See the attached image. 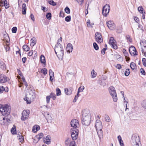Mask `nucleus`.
<instances>
[{"instance_id": "nucleus-1", "label": "nucleus", "mask_w": 146, "mask_h": 146, "mask_svg": "<svg viewBox=\"0 0 146 146\" xmlns=\"http://www.w3.org/2000/svg\"><path fill=\"white\" fill-rule=\"evenodd\" d=\"M62 38L60 37L57 40L54 49L55 53L59 59H62L64 55L63 48L61 44L62 42Z\"/></svg>"}, {"instance_id": "nucleus-2", "label": "nucleus", "mask_w": 146, "mask_h": 146, "mask_svg": "<svg viewBox=\"0 0 146 146\" xmlns=\"http://www.w3.org/2000/svg\"><path fill=\"white\" fill-rule=\"evenodd\" d=\"M91 119V116L90 111L88 110H84L82 112V123L84 127L89 125Z\"/></svg>"}, {"instance_id": "nucleus-3", "label": "nucleus", "mask_w": 146, "mask_h": 146, "mask_svg": "<svg viewBox=\"0 0 146 146\" xmlns=\"http://www.w3.org/2000/svg\"><path fill=\"white\" fill-rule=\"evenodd\" d=\"M11 107L8 104H0V111L2 114L5 116H10Z\"/></svg>"}, {"instance_id": "nucleus-4", "label": "nucleus", "mask_w": 146, "mask_h": 146, "mask_svg": "<svg viewBox=\"0 0 146 146\" xmlns=\"http://www.w3.org/2000/svg\"><path fill=\"white\" fill-rule=\"evenodd\" d=\"M35 97V91L34 90L29 89L26 96L24 98L27 104H30Z\"/></svg>"}, {"instance_id": "nucleus-5", "label": "nucleus", "mask_w": 146, "mask_h": 146, "mask_svg": "<svg viewBox=\"0 0 146 146\" xmlns=\"http://www.w3.org/2000/svg\"><path fill=\"white\" fill-rule=\"evenodd\" d=\"M131 142L133 146H141L139 137L137 135H133Z\"/></svg>"}, {"instance_id": "nucleus-6", "label": "nucleus", "mask_w": 146, "mask_h": 146, "mask_svg": "<svg viewBox=\"0 0 146 146\" xmlns=\"http://www.w3.org/2000/svg\"><path fill=\"white\" fill-rule=\"evenodd\" d=\"M109 92L112 97L113 101L115 102H116L117 100V98L115 88L112 86L110 87L109 88Z\"/></svg>"}, {"instance_id": "nucleus-7", "label": "nucleus", "mask_w": 146, "mask_h": 146, "mask_svg": "<svg viewBox=\"0 0 146 146\" xmlns=\"http://www.w3.org/2000/svg\"><path fill=\"white\" fill-rule=\"evenodd\" d=\"M110 10V7L109 5H106L103 7L102 9V14L104 16L106 17L109 13Z\"/></svg>"}, {"instance_id": "nucleus-8", "label": "nucleus", "mask_w": 146, "mask_h": 146, "mask_svg": "<svg viewBox=\"0 0 146 146\" xmlns=\"http://www.w3.org/2000/svg\"><path fill=\"white\" fill-rule=\"evenodd\" d=\"M72 132L71 137L72 139L73 140H76L77 139L78 133V130L77 128L72 129Z\"/></svg>"}, {"instance_id": "nucleus-9", "label": "nucleus", "mask_w": 146, "mask_h": 146, "mask_svg": "<svg viewBox=\"0 0 146 146\" xmlns=\"http://www.w3.org/2000/svg\"><path fill=\"white\" fill-rule=\"evenodd\" d=\"M29 113L30 111L29 110L23 111L22 113V116L21 117V120L24 121L27 119L29 117Z\"/></svg>"}, {"instance_id": "nucleus-10", "label": "nucleus", "mask_w": 146, "mask_h": 146, "mask_svg": "<svg viewBox=\"0 0 146 146\" xmlns=\"http://www.w3.org/2000/svg\"><path fill=\"white\" fill-rule=\"evenodd\" d=\"M95 39L98 43H101L103 42V39L100 33L97 32L95 35Z\"/></svg>"}, {"instance_id": "nucleus-11", "label": "nucleus", "mask_w": 146, "mask_h": 146, "mask_svg": "<svg viewBox=\"0 0 146 146\" xmlns=\"http://www.w3.org/2000/svg\"><path fill=\"white\" fill-rule=\"evenodd\" d=\"M70 125L71 127L74 129L78 128L79 126L78 121L76 119H72L70 122Z\"/></svg>"}, {"instance_id": "nucleus-12", "label": "nucleus", "mask_w": 146, "mask_h": 146, "mask_svg": "<svg viewBox=\"0 0 146 146\" xmlns=\"http://www.w3.org/2000/svg\"><path fill=\"white\" fill-rule=\"evenodd\" d=\"M95 127L96 130H101L102 129V122L99 120H97L95 123Z\"/></svg>"}, {"instance_id": "nucleus-13", "label": "nucleus", "mask_w": 146, "mask_h": 146, "mask_svg": "<svg viewBox=\"0 0 146 146\" xmlns=\"http://www.w3.org/2000/svg\"><path fill=\"white\" fill-rule=\"evenodd\" d=\"M9 80V78L5 75L3 74L0 75V83H4Z\"/></svg>"}, {"instance_id": "nucleus-14", "label": "nucleus", "mask_w": 146, "mask_h": 146, "mask_svg": "<svg viewBox=\"0 0 146 146\" xmlns=\"http://www.w3.org/2000/svg\"><path fill=\"white\" fill-rule=\"evenodd\" d=\"M115 40L113 37H111L109 41V43L111 45V47L114 49H116L117 48V46L115 43Z\"/></svg>"}, {"instance_id": "nucleus-15", "label": "nucleus", "mask_w": 146, "mask_h": 146, "mask_svg": "<svg viewBox=\"0 0 146 146\" xmlns=\"http://www.w3.org/2000/svg\"><path fill=\"white\" fill-rule=\"evenodd\" d=\"M129 50L130 53L131 55L134 56L137 55V52L134 46H131L129 48Z\"/></svg>"}, {"instance_id": "nucleus-16", "label": "nucleus", "mask_w": 146, "mask_h": 146, "mask_svg": "<svg viewBox=\"0 0 146 146\" xmlns=\"http://www.w3.org/2000/svg\"><path fill=\"white\" fill-rule=\"evenodd\" d=\"M107 25L108 28L111 30H113L115 27V24L112 21H109L107 23Z\"/></svg>"}, {"instance_id": "nucleus-17", "label": "nucleus", "mask_w": 146, "mask_h": 146, "mask_svg": "<svg viewBox=\"0 0 146 146\" xmlns=\"http://www.w3.org/2000/svg\"><path fill=\"white\" fill-rule=\"evenodd\" d=\"M44 116L46 117L47 122L48 123L52 122V118L50 114L48 113H46L44 115Z\"/></svg>"}, {"instance_id": "nucleus-18", "label": "nucleus", "mask_w": 146, "mask_h": 146, "mask_svg": "<svg viewBox=\"0 0 146 146\" xmlns=\"http://www.w3.org/2000/svg\"><path fill=\"white\" fill-rule=\"evenodd\" d=\"M66 49L68 52L70 53L73 50L72 45L70 43L68 44L67 45Z\"/></svg>"}, {"instance_id": "nucleus-19", "label": "nucleus", "mask_w": 146, "mask_h": 146, "mask_svg": "<svg viewBox=\"0 0 146 146\" xmlns=\"http://www.w3.org/2000/svg\"><path fill=\"white\" fill-rule=\"evenodd\" d=\"M51 139L49 135H47L45 139V140H44V143H46L47 144H49L50 142Z\"/></svg>"}, {"instance_id": "nucleus-20", "label": "nucleus", "mask_w": 146, "mask_h": 146, "mask_svg": "<svg viewBox=\"0 0 146 146\" xmlns=\"http://www.w3.org/2000/svg\"><path fill=\"white\" fill-rule=\"evenodd\" d=\"M26 4L23 3L22 5V14L25 15L26 14Z\"/></svg>"}, {"instance_id": "nucleus-21", "label": "nucleus", "mask_w": 146, "mask_h": 146, "mask_svg": "<svg viewBox=\"0 0 146 146\" xmlns=\"http://www.w3.org/2000/svg\"><path fill=\"white\" fill-rule=\"evenodd\" d=\"M97 131V134L98 135V137L100 138V140L101 139V138L102 137L103 135V131L102 129L100 130L99 129L98 130H96Z\"/></svg>"}, {"instance_id": "nucleus-22", "label": "nucleus", "mask_w": 146, "mask_h": 146, "mask_svg": "<svg viewBox=\"0 0 146 146\" xmlns=\"http://www.w3.org/2000/svg\"><path fill=\"white\" fill-rule=\"evenodd\" d=\"M31 43L30 45L32 46H33L36 44V39L34 37L32 38L31 39Z\"/></svg>"}, {"instance_id": "nucleus-23", "label": "nucleus", "mask_w": 146, "mask_h": 146, "mask_svg": "<svg viewBox=\"0 0 146 146\" xmlns=\"http://www.w3.org/2000/svg\"><path fill=\"white\" fill-rule=\"evenodd\" d=\"M40 129V127L38 125H34L32 129V131L34 132H36L37 131L39 130Z\"/></svg>"}, {"instance_id": "nucleus-24", "label": "nucleus", "mask_w": 146, "mask_h": 146, "mask_svg": "<svg viewBox=\"0 0 146 146\" xmlns=\"http://www.w3.org/2000/svg\"><path fill=\"white\" fill-rule=\"evenodd\" d=\"M11 132L13 134H15L16 133V126L14 125L13 127L11 129Z\"/></svg>"}, {"instance_id": "nucleus-25", "label": "nucleus", "mask_w": 146, "mask_h": 146, "mask_svg": "<svg viewBox=\"0 0 146 146\" xmlns=\"http://www.w3.org/2000/svg\"><path fill=\"white\" fill-rule=\"evenodd\" d=\"M0 68L4 70H5L6 69L5 64L3 62H0Z\"/></svg>"}, {"instance_id": "nucleus-26", "label": "nucleus", "mask_w": 146, "mask_h": 146, "mask_svg": "<svg viewBox=\"0 0 146 146\" xmlns=\"http://www.w3.org/2000/svg\"><path fill=\"white\" fill-rule=\"evenodd\" d=\"M40 60L42 63L45 64L46 62L45 59L44 55H41L40 56Z\"/></svg>"}, {"instance_id": "nucleus-27", "label": "nucleus", "mask_w": 146, "mask_h": 146, "mask_svg": "<svg viewBox=\"0 0 146 146\" xmlns=\"http://www.w3.org/2000/svg\"><path fill=\"white\" fill-rule=\"evenodd\" d=\"M96 73L95 72L94 70L93 69L91 72V77L93 78H95L96 77Z\"/></svg>"}, {"instance_id": "nucleus-28", "label": "nucleus", "mask_w": 146, "mask_h": 146, "mask_svg": "<svg viewBox=\"0 0 146 146\" xmlns=\"http://www.w3.org/2000/svg\"><path fill=\"white\" fill-rule=\"evenodd\" d=\"M23 48L24 51L26 52L28 51L30 49L29 48L27 45H24L23 46Z\"/></svg>"}, {"instance_id": "nucleus-29", "label": "nucleus", "mask_w": 146, "mask_h": 146, "mask_svg": "<svg viewBox=\"0 0 146 146\" xmlns=\"http://www.w3.org/2000/svg\"><path fill=\"white\" fill-rule=\"evenodd\" d=\"M65 93L67 95H70L71 94L72 91L71 90H69L67 88H65L64 89Z\"/></svg>"}, {"instance_id": "nucleus-30", "label": "nucleus", "mask_w": 146, "mask_h": 146, "mask_svg": "<svg viewBox=\"0 0 146 146\" xmlns=\"http://www.w3.org/2000/svg\"><path fill=\"white\" fill-rule=\"evenodd\" d=\"M56 95L57 96H59L61 94V91L59 88H57L56 89Z\"/></svg>"}, {"instance_id": "nucleus-31", "label": "nucleus", "mask_w": 146, "mask_h": 146, "mask_svg": "<svg viewBox=\"0 0 146 146\" xmlns=\"http://www.w3.org/2000/svg\"><path fill=\"white\" fill-rule=\"evenodd\" d=\"M130 67L131 69L134 70L136 67V64L133 62H132L131 63Z\"/></svg>"}, {"instance_id": "nucleus-32", "label": "nucleus", "mask_w": 146, "mask_h": 146, "mask_svg": "<svg viewBox=\"0 0 146 146\" xmlns=\"http://www.w3.org/2000/svg\"><path fill=\"white\" fill-rule=\"evenodd\" d=\"M49 96H50V98H52L53 100H55L56 99V96L54 93L51 92L50 93Z\"/></svg>"}, {"instance_id": "nucleus-33", "label": "nucleus", "mask_w": 146, "mask_h": 146, "mask_svg": "<svg viewBox=\"0 0 146 146\" xmlns=\"http://www.w3.org/2000/svg\"><path fill=\"white\" fill-rule=\"evenodd\" d=\"M9 3H7L6 0H5L4 1V6L5 9H8L9 7Z\"/></svg>"}, {"instance_id": "nucleus-34", "label": "nucleus", "mask_w": 146, "mask_h": 146, "mask_svg": "<svg viewBox=\"0 0 146 146\" xmlns=\"http://www.w3.org/2000/svg\"><path fill=\"white\" fill-rule=\"evenodd\" d=\"M105 119L106 121L109 122L111 121V119L108 115H105Z\"/></svg>"}, {"instance_id": "nucleus-35", "label": "nucleus", "mask_w": 146, "mask_h": 146, "mask_svg": "<svg viewBox=\"0 0 146 146\" xmlns=\"http://www.w3.org/2000/svg\"><path fill=\"white\" fill-rule=\"evenodd\" d=\"M43 135L42 133H40L36 136V138H37L38 140L39 141L41 138H42Z\"/></svg>"}, {"instance_id": "nucleus-36", "label": "nucleus", "mask_w": 146, "mask_h": 146, "mask_svg": "<svg viewBox=\"0 0 146 146\" xmlns=\"http://www.w3.org/2000/svg\"><path fill=\"white\" fill-rule=\"evenodd\" d=\"M130 73V70L129 69H126L125 72L124 74L126 76H128Z\"/></svg>"}, {"instance_id": "nucleus-37", "label": "nucleus", "mask_w": 146, "mask_h": 146, "mask_svg": "<svg viewBox=\"0 0 146 146\" xmlns=\"http://www.w3.org/2000/svg\"><path fill=\"white\" fill-rule=\"evenodd\" d=\"M71 17L70 16H68L66 17L65 19V21L67 22H69L71 21Z\"/></svg>"}, {"instance_id": "nucleus-38", "label": "nucleus", "mask_w": 146, "mask_h": 146, "mask_svg": "<svg viewBox=\"0 0 146 146\" xmlns=\"http://www.w3.org/2000/svg\"><path fill=\"white\" fill-rule=\"evenodd\" d=\"M46 17L48 19L50 20L51 19V14L50 13H48L46 15Z\"/></svg>"}, {"instance_id": "nucleus-39", "label": "nucleus", "mask_w": 146, "mask_h": 146, "mask_svg": "<svg viewBox=\"0 0 146 146\" xmlns=\"http://www.w3.org/2000/svg\"><path fill=\"white\" fill-rule=\"evenodd\" d=\"M49 3L53 6H55L56 5V3L55 2L52 0H49Z\"/></svg>"}, {"instance_id": "nucleus-40", "label": "nucleus", "mask_w": 146, "mask_h": 146, "mask_svg": "<svg viewBox=\"0 0 146 146\" xmlns=\"http://www.w3.org/2000/svg\"><path fill=\"white\" fill-rule=\"evenodd\" d=\"M93 46L94 49L96 50H98L99 49V47L97 44L96 42H94L93 44Z\"/></svg>"}, {"instance_id": "nucleus-41", "label": "nucleus", "mask_w": 146, "mask_h": 146, "mask_svg": "<svg viewBox=\"0 0 146 146\" xmlns=\"http://www.w3.org/2000/svg\"><path fill=\"white\" fill-rule=\"evenodd\" d=\"M47 70L45 68H43L41 70V72L43 73L44 75H46L47 73Z\"/></svg>"}, {"instance_id": "nucleus-42", "label": "nucleus", "mask_w": 146, "mask_h": 146, "mask_svg": "<svg viewBox=\"0 0 146 146\" xmlns=\"http://www.w3.org/2000/svg\"><path fill=\"white\" fill-rule=\"evenodd\" d=\"M65 11L67 13L69 14L70 13V10L68 7H66L64 9Z\"/></svg>"}, {"instance_id": "nucleus-43", "label": "nucleus", "mask_w": 146, "mask_h": 146, "mask_svg": "<svg viewBox=\"0 0 146 146\" xmlns=\"http://www.w3.org/2000/svg\"><path fill=\"white\" fill-rule=\"evenodd\" d=\"M49 76H52L53 78H54V73L53 71L51 69H50L49 70Z\"/></svg>"}, {"instance_id": "nucleus-44", "label": "nucleus", "mask_w": 146, "mask_h": 146, "mask_svg": "<svg viewBox=\"0 0 146 146\" xmlns=\"http://www.w3.org/2000/svg\"><path fill=\"white\" fill-rule=\"evenodd\" d=\"M141 51L142 52V53L144 54V55L145 53H146V46L143 48L142 47L141 48Z\"/></svg>"}, {"instance_id": "nucleus-45", "label": "nucleus", "mask_w": 146, "mask_h": 146, "mask_svg": "<svg viewBox=\"0 0 146 146\" xmlns=\"http://www.w3.org/2000/svg\"><path fill=\"white\" fill-rule=\"evenodd\" d=\"M17 30V28L16 27H14L12 29V33H16Z\"/></svg>"}, {"instance_id": "nucleus-46", "label": "nucleus", "mask_w": 146, "mask_h": 146, "mask_svg": "<svg viewBox=\"0 0 146 146\" xmlns=\"http://www.w3.org/2000/svg\"><path fill=\"white\" fill-rule=\"evenodd\" d=\"M70 146H76L75 141H71L70 143Z\"/></svg>"}, {"instance_id": "nucleus-47", "label": "nucleus", "mask_w": 146, "mask_h": 146, "mask_svg": "<svg viewBox=\"0 0 146 146\" xmlns=\"http://www.w3.org/2000/svg\"><path fill=\"white\" fill-rule=\"evenodd\" d=\"M46 101L47 104H48L49 103L50 100V96H46Z\"/></svg>"}, {"instance_id": "nucleus-48", "label": "nucleus", "mask_w": 146, "mask_h": 146, "mask_svg": "<svg viewBox=\"0 0 146 146\" xmlns=\"http://www.w3.org/2000/svg\"><path fill=\"white\" fill-rule=\"evenodd\" d=\"M142 61L143 65L144 66H146V59L145 58H143Z\"/></svg>"}, {"instance_id": "nucleus-49", "label": "nucleus", "mask_w": 146, "mask_h": 146, "mask_svg": "<svg viewBox=\"0 0 146 146\" xmlns=\"http://www.w3.org/2000/svg\"><path fill=\"white\" fill-rule=\"evenodd\" d=\"M140 73H141L143 75H144L145 74V72L144 70V69L143 68H141L140 70Z\"/></svg>"}, {"instance_id": "nucleus-50", "label": "nucleus", "mask_w": 146, "mask_h": 146, "mask_svg": "<svg viewBox=\"0 0 146 146\" xmlns=\"http://www.w3.org/2000/svg\"><path fill=\"white\" fill-rule=\"evenodd\" d=\"M4 46L5 50L6 52H7L8 51H9V50L10 47L7 44H6V45H4Z\"/></svg>"}, {"instance_id": "nucleus-51", "label": "nucleus", "mask_w": 146, "mask_h": 146, "mask_svg": "<svg viewBox=\"0 0 146 146\" xmlns=\"http://www.w3.org/2000/svg\"><path fill=\"white\" fill-rule=\"evenodd\" d=\"M142 106L146 109V100L144 101L142 104Z\"/></svg>"}, {"instance_id": "nucleus-52", "label": "nucleus", "mask_w": 146, "mask_h": 146, "mask_svg": "<svg viewBox=\"0 0 146 146\" xmlns=\"http://www.w3.org/2000/svg\"><path fill=\"white\" fill-rule=\"evenodd\" d=\"M138 10L140 13H143V8L141 7H139L138 8Z\"/></svg>"}, {"instance_id": "nucleus-53", "label": "nucleus", "mask_w": 146, "mask_h": 146, "mask_svg": "<svg viewBox=\"0 0 146 146\" xmlns=\"http://www.w3.org/2000/svg\"><path fill=\"white\" fill-rule=\"evenodd\" d=\"M140 44L141 45H143V47H146V41L145 40L143 41L140 42Z\"/></svg>"}, {"instance_id": "nucleus-54", "label": "nucleus", "mask_w": 146, "mask_h": 146, "mask_svg": "<svg viewBox=\"0 0 146 146\" xmlns=\"http://www.w3.org/2000/svg\"><path fill=\"white\" fill-rule=\"evenodd\" d=\"M84 89V87L83 86H81L78 89V90L80 91V92H82L83 90Z\"/></svg>"}, {"instance_id": "nucleus-55", "label": "nucleus", "mask_w": 146, "mask_h": 146, "mask_svg": "<svg viewBox=\"0 0 146 146\" xmlns=\"http://www.w3.org/2000/svg\"><path fill=\"white\" fill-rule=\"evenodd\" d=\"M64 13L63 12V11H61L60 13V14H59L60 16L61 17H63L64 16Z\"/></svg>"}, {"instance_id": "nucleus-56", "label": "nucleus", "mask_w": 146, "mask_h": 146, "mask_svg": "<svg viewBox=\"0 0 146 146\" xmlns=\"http://www.w3.org/2000/svg\"><path fill=\"white\" fill-rule=\"evenodd\" d=\"M107 49V48H104L101 51V53L103 54H104L105 53V51Z\"/></svg>"}, {"instance_id": "nucleus-57", "label": "nucleus", "mask_w": 146, "mask_h": 146, "mask_svg": "<svg viewBox=\"0 0 146 146\" xmlns=\"http://www.w3.org/2000/svg\"><path fill=\"white\" fill-rule=\"evenodd\" d=\"M116 67L118 69H120L121 68V65L120 64H117L116 66Z\"/></svg>"}, {"instance_id": "nucleus-58", "label": "nucleus", "mask_w": 146, "mask_h": 146, "mask_svg": "<svg viewBox=\"0 0 146 146\" xmlns=\"http://www.w3.org/2000/svg\"><path fill=\"white\" fill-rule=\"evenodd\" d=\"M134 19L137 23H138L139 21V19L138 18L136 17H134Z\"/></svg>"}, {"instance_id": "nucleus-59", "label": "nucleus", "mask_w": 146, "mask_h": 146, "mask_svg": "<svg viewBox=\"0 0 146 146\" xmlns=\"http://www.w3.org/2000/svg\"><path fill=\"white\" fill-rule=\"evenodd\" d=\"M30 17H31V19L33 21H34L35 20V18L34 17V15L33 14H32V13L30 15Z\"/></svg>"}, {"instance_id": "nucleus-60", "label": "nucleus", "mask_w": 146, "mask_h": 146, "mask_svg": "<svg viewBox=\"0 0 146 146\" xmlns=\"http://www.w3.org/2000/svg\"><path fill=\"white\" fill-rule=\"evenodd\" d=\"M3 91V87L2 86H0V93H2Z\"/></svg>"}, {"instance_id": "nucleus-61", "label": "nucleus", "mask_w": 146, "mask_h": 146, "mask_svg": "<svg viewBox=\"0 0 146 146\" xmlns=\"http://www.w3.org/2000/svg\"><path fill=\"white\" fill-rule=\"evenodd\" d=\"M70 140L69 139H67L65 141V144L66 145H68L69 143Z\"/></svg>"}, {"instance_id": "nucleus-62", "label": "nucleus", "mask_w": 146, "mask_h": 146, "mask_svg": "<svg viewBox=\"0 0 146 146\" xmlns=\"http://www.w3.org/2000/svg\"><path fill=\"white\" fill-rule=\"evenodd\" d=\"M122 32V28L121 27H119V29H117V32L118 33H121Z\"/></svg>"}, {"instance_id": "nucleus-63", "label": "nucleus", "mask_w": 146, "mask_h": 146, "mask_svg": "<svg viewBox=\"0 0 146 146\" xmlns=\"http://www.w3.org/2000/svg\"><path fill=\"white\" fill-rule=\"evenodd\" d=\"M33 53V52L32 50L30 51L28 53V55L29 56H31Z\"/></svg>"}, {"instance_id": "nucleus-64", "label": "nucleus", "mask_w": 146, "mask_h": 146, "mask_svg": "<svg viewBox=\"0 0 146 146\" xmlns=\"http://www.w3.org/2000/svg\"><path fill=\"white\" fill-rule=\"evenodd\" d=\"M119 142L121 146H124V144L123 140L119 141Z\"/></svg>"}]
</instances>
